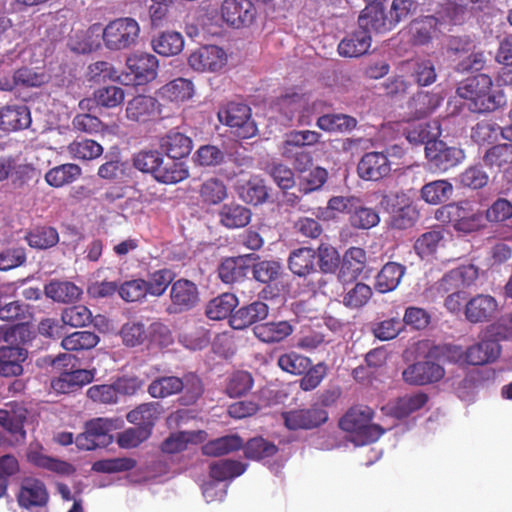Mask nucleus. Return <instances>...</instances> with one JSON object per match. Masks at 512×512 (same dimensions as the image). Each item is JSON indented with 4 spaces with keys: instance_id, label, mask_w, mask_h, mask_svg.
Wrapping results in <instances>:
<instances>
[{
    "instance_id": "f257e3e1",
    "label": "nucleus",
    "mask_w": 512,
    "mask_h": 512,
    "mask_svg": "<svg viewBox=\"0 0 512 512\" xmlns=\"http://www.w3.org/2000/svg\"><path fill=\"white\" fill-rule=\"evenodd\" d=\"M492 85L488 75L479 74L462 81L456 92L471 112L485 113L494 111L504 103V95L494 91Z\"/></svg>"
},
{
    "instance_id": "f03ea898",
    "label": "nucleus",
    "mask_w": 512,
    "mask_h": 512,
    "mask_svg": "<svg viewBox=\"0 0 512 512\" xmlns=\"http://www.w3.org/2000/svg\"><path fill=\"white\" fill-rule=\"evenodd\" d=\"M373 411L367 406H355L341 418L339 426L349 434L356 446L374 442L384 433L379 425L372 423Z\"/></svg>"
},
{
    "instance_id": "7ed1b4c3",
    "label": "nucleus",
    "mask_w": 512,
    "mask_h": 512,
    "mask_svg": "<svg viewBox=\"0 0 512 512\" xmlns=\"http://www.w3.org/2000/svg\"><path fill=\"white\" fill-rule=\"evenodd\" d=\"M140 34L138 22L130 17L110 21L102 28V38L107 49L119 51L136 45Z\"/></svg>"
},
{
    "instance_id": "20e7f679",
    "label": "nucleus",
    "mask_w": 512,
    "mask_h": 512,
    "mask_svg": "<svg viewBox=\"0 0 512 512\" xmlns=\"http://www.w3.org/2000/svg\"><path fill=\"white\" fill-rule=\"evenodd\" d=\"M221 123L233 129L234 133L243 139L253 137L257 126L251 119V109L246 104L231 102L218 112Z\"/></svg>"
},
{
    "instance_id": "39448f33",
    "label": "nucleus",
    "mask_w": 512,
    "mask_h": 512,
    "mask_svg": "<svg viewBox=\"0 0 512 512\" xmlns=\"http://www.w3.org/2000/svg\"><path fill=\"white\" fill-rule=\"evenodd\" d=\"M380 205L393 213L391 225L396 229H407L414 225L418 213L410 204L409 198L403 192L388 193L383 195Z\"/></svg>"
},
{
    "instance_id": "423d86ee",
    "label": "nucleus",
    "mask_w": 512,
    "mask_h": 512,
    "mask_svg": "<svg viewBox=\"0 0 512 512\" xmlns=\"http://www.w3.org/2000/svg\"><path fill=\"white\" fill-rule=\"evenodd\" d=\"M280 111L285 122H297L299 125H310L316 114V104H310L304 95H286L279 101Z\"/></svg>"
},
{
    "instance_id": "0eeeda50",
    "label": "nucleus",
    "mask_w": 512,
    "mask_h": 512,
    "mask_svg": "<svg viewBox=\"0 0 512 512\" xmlns=\"http://www.w3.org/2000/svg\"><path fill=\"white\" fill-rule=\"evenodd\" d=\"M425 154L430 165L440 171H447L461 163L465 158L464 151L461 148L448 146L437 138L427 143Z\"/></svg>"
},
{
    "instance_id": "6e6552de",
    "label": "nucleus",
    "mask_w": 512,
    "mask_h": 512,
    "mask_svg": "<svg viewBox=\"0 0 512 512\" xmlns=\"http://www.w3.org/2000/svg\"><path fill=\"white\" fill-rule=\"evenodd\" d=\"M228 55L216 45H206L191 53L188 59L190 67L198 72H219L226 66Z\"/></svg>"
},
{
    "instance_id": "1a4fd4ad",
    "label": "nucleus",
    "mask_w": 512,
    "mask_h": 512,
    "mask_svg": "<svg viewBox=\"0 0 512 512\" xmlns=\"http://www.w3.org/2000/svg\"><path fill=\"white\" fill-rule=\"evenodd\" d=\"M500 354L499 341L486 329L480 336V340L466 350L465 357L471 365H484L496 361Z\"/></svg>"
},
{
    "instance_id": "9d476101",
    "label": "nucleus",
    "mask_w": 512,
    "mask_h": 512,
    "mask_svg": "<svg viewBox=\"0 0 512 512\" xmlns=\"http://www.w3.org/2000/svg\"><path fill=\"white\" fill-rule=\"evenodd\" d=\"M223 20L234 28L249 26L255 19L256 9L250 0H225L221 7Z\"/></svg>"
},
{
    "instance_id": "9b49d317",
    "label": "nucleus",
    "mask_w": 512,
    "mask_h": 512,
    "mask_svg": "<svg viewBox=\"0 0 512 512\" xmlns=\"http://www.w3.org/2000/svg\"><path fill=\"white\" fill-rule=\"evenodd\" d=\"M161 109L158 100L148 95H137L127 102L126 117L137 123L153 121L160 116Z\"/></svg>"
},
{
    "instance_id": "f8f14e48",
    "label": "nucleus",
    "mask_w": 512,
    "mask_h": 512,
    "mask_svg": "<svg viewBox=\"0 0 512 512\" xmlns=\"http://www.w3.org/2000/svg\"><path fill=\"white\" fill-rule=\"evenodd\" d=\"M170 313H180L193 308L198 302L197 286L187 279H179L172 283L170 291Z\"/></svg>"
},
{
    "instance_id": "ddd939ff",
    "label": "nucleus",
    "mask_w": 512,
    "mask_h": 512,
    "mask_svg": "<svg viewBox=\"0 0 512 512\" xmlns=\"http://www.w3.org/2000/svg\"><path fill=\"white\" fill-rule=\"evenodd\" d=\"M445 372L433 361H419L409 365L402 373L403 379L410 385H426L439 381Z\"/></svg>"
},
{
    "instance_id": "4468645a",
    "label": "nucleus",
    "mask_w": 512,
    "mask_h": 512,
    "mask_svg": "<svg viewBox=\"0 0 512 512\" xmlns=\"http://www.w3.org/2000/svg\"><path fill=\"white\" fill-rule=\"evenodd\" d=\"M285 425L290 430L312 429L320 426L328 419L327 412L320 407L294 410L282 414Z\"/></svg>"
},
{
    "instance_id": "2eb2a0df",
    "label": "nucleus",
    "mask_w": 512,
    "mask_h": 512,
    "mask_svg": "<svg viewBox=\"0 0 512 512\" xmlns=\"http://www.w3.org/2000/svg\"><path fill=\"white\" fill-rule=\"evenodd\" d=\"M357 170L362 179L377 181L390 173L391 164L384 153L369 152L361 158Z\"/></svg>"
},
{
    "instance_id": "dca6fc26",
    "label": "nucleus",
    "mask_w": 512,
    "mask_h": 512,
    "mask_svg": "<svg viewBox=\"0 0 512 512\" xmlns=\"http://www.w3.org/2000/svg\"><path fill=\"white\" fill-rule=\"evenodd\" d=\"M478 277V269L473 264L463 265L446 273L438 282V290L449 292L469 287Z\"/></svg>"
},
{
    "instance_id": "f3484780",
    "label": "nucleus",
    "mask_w": 512,
    "mask_h": 512,
    "mask_svg": "<svg viewBox=\"0 0 512 512\" xmlns=\"http://www.w3.org/2000/svg\"><path fill=\"white\" fill-rule=\"evenodd\" d=\"M359 27L368 32L385 33L394 28L389 15H387L381 3L369 4L358 18Z\"/></svg>"
},
{
    "instance_id": "a211bd4d",
    "label": "nucleus",
    "mask_w": 512,
    "mask_h": 512,
    "mask_svg": "<svg viewBox=\"0 0 512 512\" xmlns=\"http://www.w3.org/2000/svg\"><path fill=\"white\" fill-rule=\"evenodd\" d=\"M94 372L86 369L64 370L51 382L52 389L57 393H70L90 383Z\"/></svg>"
},
{
    "instance_id": "6ab92c4d",
    "label": "nucleus",
    "mask_w": 512,
    "mask_h": 512,
    "mask_svg": "<svg viewBox=\"0 0 512 512\" xmlns=\"http://www.w3.org/2000/svg\"><path fill=\"white\" fill-rule=\"evenodd\" d=\"M31 124L30 110L26 105H7L0 109V129L17 131L26 129Z\"/></svg>"
},
{
    "instance_id": "aec40b11",
    "label": "nucleus",
    "mask_w": 512,
    "mask_h": 512,
    "mask_svg": "<svg viewBox=\"0 0 512 512\" xmlns=\"http://www.w3.org/2000/svg\"><path fill=\"white\" fill-rule=\"evenodd\" d=\"M28 357L26 349L19 346L0 347V376L13 377L23 373V362Z\"/></svg>"
},
{
    "instance_id": "412c9836",
    "label": "nucleus",
    "mask_w": 512,
    "mask_h": 512,
    "mask_svg": "<svg viewBox=\"0 0 512 512\" xmlns=\"http://www.w3.org/2000/svg\"><path fill=\"white\" fill-rule=\"evenodd\" d=\"M159 147L168 157L181 159L190 154L193 143L190 137L178 130H170L159 139Z\"/></svg>"
},
{
    "instance_id": "4be33fe9",
    "label": "nucleus",
    "mask_w": 512,
    "mask_h": 512,
    "mask_svg": "<svg viewBox=\"0 0 512 512\" xmlns=\"http://www.w3.org/2000/svg\"><path fill=\"white\" fill-rule=\"evenodd\" d=\"M269 313V308L264 302L256 301L241 307L233 313L229 319L230 326L236 330H242L258 321L264 320Z\"/></svg>"
},
{
    "instance_id": "5701e85b",
    "label": "nucleus",
    "mask_w": 512,
    "mask_h": 512,
    "mask_svg": "<svg viewBox=\"0 0 512 512\" xmlns=\"http://www.w3.org/2000/svg\"><path fill=\"white\" fill-rule=\"evenodd\" d=\"M497 308V301L492 296L480 294L467 302L465 315L468 321L479 323L492 318Z\"/></svg>"
},
{
    "instance_id": "b1692460",
    "label": "nucleus",
    "mask_w": 512,
    "mask_h": 512,
    "mask_svg": "<svg viewBox=\"0 0 512 512\" xmlns=\"http://www.w3.org/2000/svg\"><path fill=\"white\" fill-rule=\"evenodd\" d=\"M371 46V36L367 30L358 28L347 34L338 44V52L342 57H359Z\"/></svg>"
},
{
    "instance_id": "393cba45",
    "label": "nucleus",
    "mask_w": 512,
    "mask_h": 512,
    "mask_svg": "<svg viewBox=\"0 0 512 512\" xmlns=\"http://www.w3.org/2000/svg\"><path fill=\"white\" fill-rule=\"evenodd\" d=\"M439 20L435 16L414 19L409 25L410 40L414 45H427L439 34Z\"/></svg>"
},
{
    "instance_id": "a878e982",
    "label": "nucleus",
    "mask_w": 512,
    "mask_h": 512,
    "mask_svg": "<svg viewBox=\"0 0 512 512\" xmlns=\"http://www.w3.org/2000/svg\"><path fill=\"white\" fill-rule=\"evenodd\" d=\"M293 326L289 321H271L254 326L253 333L263 343H279L293 333Z\"/></svg>"
},
{
    "instance_id": "bb28decb",
    "label": "nucleus",
    "mask_w": 512,
    "mask_h": 512,
    "mask_svg": "<svg viewBox=\"0 0 512 512\" xmlns=\"http://www.w3.org/2000/svg\"><path fill=\"white\" fill-rule=\"evenodd\" d=\"M28 461L40 468L47 469L62 475H69L74 472L71 464L51 458L43 453V448L38 444H30L27 451Z\"/></svg>"
},
{
    "instance_id": "cd10ccee",
    "label": "nucleus",
    "mask_w": 512,
    "mask_h": 512,
    "mask_svg": "<svg viewBox=\"0 0 512 512\" xmlns=\"http://www.w3.org/2000/svg\"><path fill=\"white\" fill-rule=\"evenodd\" d=\"M177 159L164 156L156 168L154 178L156 181L164 184H175L188 178L189 170L183 162L176 161Z\"/></svg>"
},
{
    "instance_id": "c85d7f7f",
    "label": "nucleus",
    "mask_w": 512,
    "mask_h": 512,
    "mask_svg": "<svg viewBox=\"0 0 512 512\" xmlns=\"http://www.w3.org/2000/svg\"><path fill=\"white\" fill-rule=\"evenodd\" d=\"M427 400V395L424 393L405 395L394 402L388 403L383 407V411H385L386 414L401 419L421 409L426 404Z\"/></svg>"
},
{
    "instance_id": "c756f323",
    "label": "nucleus",
    "mask_w": 512,
    "mask_h": 512,
    "mask_svg": "<svg viewBox=\"0 0 512 512\" xmlns=\"http://www.w3.org/2000/svg\"><path fill=\"white\" fill-rule=\"evenodd\" d=\"M128 69L135 75L138 83L153 80L157 74L158 60L148 53L134 55L127 59Z\"/></svg>"
},
{
    "instance_id": "7c9ffc66",
    "label": "nucleus",
    "mask_w": 512,
    "mask_h": 512,
    "mask_svg": "<svg viewBox=\"0 0 512 512\" xmlns=\"http://www.w3.org/2000/svg\"><path fill=\"white\" fill-rule=\"evenodd\" d=\"M220 223L228 229L245 227L251 221L250 209L235 203L225 204L219 211Z\"/></svg>"
},
{
    "instance_id": "2f4dec72",
    "label": "nucleus",
    "mask_w": 512,
    "mask_h": 512,
    "mask_svg": "<svg viewBox=\"0 0 512 512\" xmlns=\"http://www.w3.org/2000/svg\"><path fill=\"white\" fill-rule=\"evenodd\" d=\"M406 271L405 266L396 263H386L376 276L375 289L380 293H387L395 290Z\"/></svg>"
},
{
    "instance_id": "473e14b6",
    "label": "nucleus",
    "mask_w": 512,
    "mask_h": 512,
    "mask_svg": "<svg viewBox=\"0 0 512 512\" xmlns=\"http://www.w3.org/2000/svg\"><path fill=\"white\" fill-rule=\"evenodd\" d=\"M122 423L123 421L118 418H95L88 421L86 426L89 429V435L96 439L98 445L105 447L113 440L112 431L119 429Z\"/></svg>"
},
{
    "instance_id": "72a5a7b5",
    "label": "nucleus",
    "mask_w": 512,
    "mask_h": 512,
    "mask_svg": "<svg viewBox=\"0 0 512 512\" xmlns=\"http://www.w3.org/2000/svg\"><path fill=\"white\" fill-rule=\"evenodd\" d=\"M100 36H102L101 25L93 24L86 31L75 32L70 38L69 46L74 52L90 53L99 46Z\"/></svg>"
},
{
    "instance_id": "f704fd0d",
    "label": "nucleus",
    "mask_w": 512,
    "mask_h": 512,
    "mask_svg": "<svg viewBox=\"0 0 512 512\" xmlns=\"http://www.w3.org/2000/svg\"><path fill=\"white\" fill-rule=\"evenodd\" d=\"M406 139L414 145L425 144L429 141H434L440 136L441 130L438 121L426 122H413L405 129Z\"/></svg>"
},
{
    "instance_id": "c9c22d12",
    "label": "nucleus",
    "mask_w": 512,
    "mask_h": 512,
    "mask_svg": "<svg viewBox=\"0 0 512 512\" xmlns=\"http://www.w3.org/2000/svg\"><path fill=\"white\" fill-rule=\"evenodd\" d=\"M316 251L312 248L303 247L290 253L288 265L291 272L300 277L313 272L316 267Z\"/></svg>"
},
{
    "instance_id": "e433bc0d",
    "label": "nucleus",
    "mask_w": 512,
    "mask_h": 512,
    "mask_svg": "<svg viewBox=\"0 0 512 512\" xmlns=\"http://www.w3.org/2000/svg\"><path fill=\"white\" fill-rule=\"evenodd\" d=\"M48 493L41 481L28 479L24 482L18 502L21 506L30 508L33 506H43L47 503Z\"/></svg>"
},
{
    "instance_id": "4c0bfd02",
    "label": "nucleus",
    "mask_w": 512,
    "mask_h": 512,
    "mask_svg": "<svg viewBox=\"0 0 512 512\" xmlns=\"http://www.w3.org/2000/svg\"><path fill=\"white\" fill-rule=\"evenodd\" d=\"M161 412L162 406L160 403H144L130 411L127 414V420L132 424L147 428L150 433Z\"/></svg>"
},
{
    "instance_id": "58836bf2",
    "label": "nucleus",
    "mask_w": 512,
    "mask_h": 512,
    "mask_svg": "<svg viewBox=\"0 0 512 512\" xmlns=\"http://www.w3.org/2000/svg\"><path fill=\"white\" fill-rule=\"evenodd\" d=\"M44 291L48 298L63 303L76 301L82 294V290L74 283L57 280L48 283Z\"/></svg>"
},
{
    "instance_id": "ea45409f",
    "label": "nucleus",
    "mask_w": 512,
    "mask_h": 512,
    "mask_svg": "<svg viewBox=\"0 0 512 512\" xmlns=\"http://www.w3.org/2000/svg\"><path fill=\"white\" fill-rule=\"evenodd\" d=\"M152 47L159 55L173 56L183 50L184 39L178 32H163L152 39Z\"/></svg>"
},
{
    "instance_id": "a19ab883",
    "label": "nucleus",
    "mask_w": 512,
    "mask_h": 512,
    "mask_svg": "<svg viewBox=\"0 0 512 512\" xmlns=\"http://www.w3.org/2000/svg\"><path fill=\"white\" fill-rule=\"evenodd\" d=\"M414 81L420 86H429L436 81L435 65L430 59H415L404 64Z\"/></svg>"
},
{
    "instance_id": "79ce46f5",
    "label": "nucleus",
    "mask_w": 512,
    "mask_h": 512,
    "mask_svg": "<svg viewBox=\"0 0 512 512\" xmlns=\"http://www.w3.org/2000/svg\"><path fill=\"white\" fill-rule=\"evenodd\" d=\"M238 195L248 204L259 205L267 200L268 190L263 179L253 176L238 188Z\"/></svg>"
},
{
    "instance_id": "37998d69",
    "label": "nucleus",
    "mask_w": 512,
    "mask_h": 512,
    "mask_svg": "<svg viewBox=\"0 0 512 512\" xmlns=\"http://www.w3.org/2000/svg\"><path fill=\"white\" fill-rule=\"evenodd\" d=\"M25 240L31 248L45 250L59 242V234L54 227L37 226L27 232Z\"/></svg>"
},
{
    "instance_id": "c03bdc74",
    "label": "nucleus",
    "mask_w": 512,
    "mask_h": 512,
    "mask_svg": "<svg viewBox=\"0 0 512 512\" xmlns=\"http://www.w3.org/2000/svg\"><path fill=\"white\" fill-rule=\"evenodd\" d=\"M81 175V168L72 163H66L50 169L45 174L48 185L59 188L72 183Z\"/></svg>"
},
{
    "instance_id": "a18cd8bd",
    "label": "nucleus",
    "mask_w": 512,
    "mask_h": 512,
    "mask_svg": "<svg viewBox=\"0 0 512 512\" xmlns=\"http://www.w3.org/2000/svg\"><path fill=\"white\" fill-rule=\"evenodd\" d=\"M238 305L237 297L232 293H223L212 299L206 306V315L212 320H221L231 314Z\"/></svg>"
},
{
    "instance_id": "49530a36",
    "label": "nucleus",
    "mask_w": 512,
    "mask_h": 512,
    "mask_svg": "<svg viewBox=\"0 0 512 512\" xmlns=\"http://www.w3.org/2000/svg\"><path fill=\"white\" fill-rule=\"evenodd\" d=\"M246 470V465L235 460L221 459L210 464V476L219 482L231 480L240 476Z\"/></svg>"
},
{
    "instance_id": "de8ad7c7",
    "label": "nucleus",
    "mask_w": 512,
    "mask_h": 512,
    "mask_svg": "<svg viewBox=\"0 0 512 512\" xmlns=\"http://www.w3.org/2000/svg\"><path fill=\"white\" fill-rule=\"evenodd\" d=\"M453 193V186L447 180H435L425 184L421 189L422 199L432 205L446 202Z\"/></svg>"
},
{
    "instance_id": "09e8293b",
    "label": "nucleus",
    "mask_w": 512,
    "mask_h": 512,
    "mask_svg": "<svg viewBox=\"0 0 512 512\" xmlns=\"http://www.w3.org/2000/svg\"><path fill=\"white\" fill-rule=\"evenodd\" d=\"M178 341L189 350H201L210 342L209 331L203 326L186 327L179 333Z\"/></svg>"
},
{
    "instance_id": "8fccbe9b",
    "label": "nucleus",
    "mask_w": 512,
    "mask_h": 512,
    "mask_svg": "<svg viewBox=\"0 0 512 512\" xmlns=\"http://www.w3.org/2000/svg\"><path fill=\"white\" fill-rule=\"evenodd\" d=\"M67 152L77 160H93L103 153V147L92 139L79 138L67 146Z\"/></svg>"
},
{
    "instance_id": "3c124183",
    "label": "nucleus",
    "mask_w": 512,
    "mask_h": 512,
    "mask_svg": "<svg viewBox=\"0 0 512 512\" xmlns=\"http://www.w3.org/2000/svg\"><path fill=\"white\" fill-rule=\"evenodd\" d=\"M356 124V119L346 114H325L316 122L317 127L326 132H347Z\"/></svg>"
},
{
    "instance_id": "603ef678",
    "label": "nucleus",
    "mask_w": 512,
    "mask_h": 512,
    "mask_svg": "<svg viewBox=\"0 0 512 512\" xmlns=\"http://www.w3.org/2000/svg\"><path fill=\"white\" fill-rule=\"evenodd\" d=\"M472 10L462 0H443L439 14L443 20L453 25L465 22Z\"/></svg>"
},
{
    "instance_id": "864d4df0",
    "label": "nucleus",
    "mask_w": 512,
    "mask_h": 512,
    "mask_svg": "<svg viewBox=\"0 0 512 512\" xmlns=\"http://www.w3.org/2000/svg\"><path fill=\"white\" fill-rule=\"evenodd\" d=\"M24 420V413L0 410V425L11 435L13 444L25 438Z\"/></svg>"
},
{
    "instance_id": "5fc2aeb1",
    "label": "nucleus",
    "mask_w": 512,
    "mask_h": 512,
    "mask_svg": "<svg viewBox=\"0 0 512 512\" xmlns=\"http://www.w3.org/2000/svg\"><path fill=\"white\" fill-rule=\"evenodd\" d=\"M243 443L238 435H227L208 442L203 447V453L209 456H220L240 449Z\"/></svg>"
},
{
    "instance_id": "6e6d98bb",
    "label": "nucleus",
    "mask_w": 512,
    "mask_h": 512,
    "mask_svg": "<svg viewBox=\"0 0 512 512\" xmlns=\"http://www.w3.org/2000/svg\"><path fill=\"white\" fill-rule=\"evenodd\" d=\"M99 342V337L90 331H78L66 336L62 342V347L67 351L88 350L95 347Z\"/></svg>"
},
{
    "instance_id": "4d7b16f0",
    "label": "nucleus",
    "mask_w": 512,
    "mask_h": 512,
    "mask_svg": "<svg viewBox=\"0 0 512 512\" xmlns=\"http://www.w3.org/2000/svg\"><path fill=\"white\" fill-rule=\"evenodd\" d=\"M182 388V379L174 376H167L154 380L149 385L148 392L154 398H165L182 391Z\"/></svg>"
},
{
    "instance_id": "13d9d810",
    "label": "nucleus",
    "mask_w": 512,
    "mask_h": 512,
    "mask_svg": "<svg viewBox=\"0 0 512 512\" xmlns=\"http://www.w3.org/2000/svg\"><path fill=\"white\" fill-rule=\"evenodd\" d=\"M449 214L455 217L454 227L461 232H472L481 226V216L475 213H466L465 210L458 205L448 206Z\"/></svg>"
},
{
    "instance_id": "bf43d9fd",
    "label": "nucleus",
    "mask_w": 512,
    "mask_h": 512,
    "mask_svg": "<svg viewBox=\"0 0 512 512\" xmlns=\"http://www.w3.org/2000/svg\"><path fill=\"white\" fill-rule=\"evenodd\" d=\"M277 451V446L263 437L252 438L245 446L246 457L254 460H263L272 457Z\"/></svg>"
},
{
    "instance_id": "052dcab7",
    "label": "nucleus",
    "mask_w": 512,
    "mask_h": 512,
    "mask_svg": "<svg viewBox=\"0 0 512 512\" xmlns=\"http://www.w3.org/2000/svg\"><path fill=\"white\" fill-rule=\"evenodd\" d=\"M483 162L490 168H501L506 164H511L512 143L499 144L491 147L485 152Z\"/></svg>"
},
{
    "instance_id": "680f3d73",
    "label": "nucleus",
    "mask_w": 512,
    "mask_h": 512,
    "mask_svg": "<svg viewBox=\"0 0 512 512\" xmlns=\"http://www.w3.org/2000/svg\"><path fill=\"white\" fill-rule=\"evenodd\" d=\"M162 94L170 101H184L192 97L193 84L187 79L178 78L166 84Z\"/></svg>"
},
{
    "instance_id": "e2e57ef3",
    "label": "nucleus",
    "mask_w": 512,
    "mask_h": 512,
    "mask_svg": "<svg viewBox=\"0 0 512 512\" xmlns=\"http://www.w3.org/2000/svg\"><path fill=\"white\" fill-rule=\"evenodd\" d=\"M440 104L437 95L420 92L411 100L409 107L414 112L416 118L420 119L432 113Z\"/></svg>"
},
{
    "instance_id": "0e129e2a",
    "label": "nucleus",
    "mask_w": 512,
    "mask_h": 512,
    "mask_svg": "<svg viewBox=\"0 0 512 512\" xmlns=\"http://www.w3.org/2000/svg\"><path fill=\"white\" fill-rule=\"evenodd\" d=\"M278 366L285 372L300 375L307 371L311 365L308 357L300 355L296 352H289L278 358Z\"/></svg>"
},
{
    "instance_id": "69168bd1",
    "label": "nucleus",
    "mask_w": 512,
    "mask_h": 512,
    "mask_svg": "<svg viewBox=\"0 0 512 512\" xmlns=\"http://www.w3.org/2000/svg\"><path fill=\"white\" fill-rule=\"evenodd\" d=\"M200 196L205 203L215 205L227 197V188L223 181L210 178L201 185Z\"/></svg>"
},
{
    "instance_id": "338daca9",
    "label": "nucleus",
    "mask_w": 512,
    "mask_h": 512,
    "mask_svg": "<svg viewBox=\"0 0 512 512\" xmlns=\"http://www.w3.org/2000/svg\"><path fill=\"white\" fill-rule=\"evenodd\" d=\"M442 241L443 234L441 231H428L416 240L414 248L421 258H425L435 253L438 247L442 244Z\"/></svg>"
},
{
    "instance_id": "774afa93",
    "label": "nucleus",
    "mask_w": 512,
    "mask_h": 512,
    "mask_svg": "<svg viewBox=\"0 0 512 512\" xmlns=\"http://www.w3.org/2000/svg\"><path fill=\"white\" fill-rule=\"evenodd\" d=\"M379 221L378 212L364 206H354L350 215L351 225L358 229H370L376 226Z\"/></svg>"
}]
</instances>
